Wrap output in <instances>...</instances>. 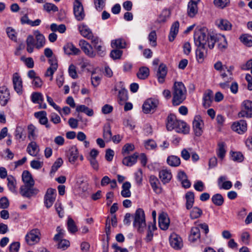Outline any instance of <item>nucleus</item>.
I'll return each mask as SVG.
<instances>
[{"label":"nucleus","mask_w":252,"mask_h":252,"mask_svg":"<svg viewBox=\"0 0 252 252\" xmlns=\"http://www.w3.org/2000/svg\"><path fill=\"white\" fill-rule=\"evenodd\" d=\"M217 35L215 32H194V43L197 47H205L208 43L209 48L212 49L217 41Z\"/></svg>","instance_id":"f257e3e1"},{"label":"nucleus","mask_w":252,"mask_h":252,"mask_svg":"<svg viewBox=\"0 0 252 252\" xmlns=\"http://www.w3.org/2000/svg\"><path fill=\"white\" fill-rule=\"evenodd\" d=\"M187 90L182 82H175L173 88L172 103L174 105H179L186 98Z\"/></svg>","instance_id":"f03ea898"},{"label":"nucleus","mask_w":252,"mask_h":252,"mask_svg":"<svg viewBox=\"0 0 252 252\" xmlns=\"http://www.w3.org/2000/svg\"><path fill=\"white\" fill-rule=\"evenodd\" d=\"M81 35L85 38L91 41L93 44L97 54L100 57L105 55L106 49L101 39L93 32H81Z\"/></svg>","instance_id":"7ed1b4c3"},{"label":"nucleus","mask_w":252,"mask_h":252,"mask_svg":"<svg viewBox=\"0 0 252 252\" xmlns=\"http://www.w3.org/2000/svg\"><path fill=\"white\" fill-rule=\"evenodd\" d=\"M133 225L139 232H142L146 227L145 216L144 210L141 208L136 210L133 216Z\"/></svg>","instance_id":"20e7f679"},{"label":"nucleus","mask_w":252,"mask_h":252,"mask_svg":"<svg viewBox=\"0 0 252 252\" xmlns=\"http://www.w3.org/2000/svg\"><path fill=\"white\" fill-rule=\"evenodd\" d=\"M159 104L158 100L150 98L147 99L142 106L143 111L145 114L153 113L155 112Z\"/></svg>","instance_id":"39448f33"},{"label":"nucleus","mask_w":252,"mask_h":252,"mask_svg":"<svg viewBox=\"0 0 252 252\" xmlns=\"http://www.w3.org/2000/svg\"><path fill=\"white\" fill-rule=\"evenodd\" d=\"M239 118L246 117L251 118L252 117V101L250 100H245L242 103L241 111L238 113Z\"/></svg>","instance_id":"423d86ee"},{"label":"nucleus","mask_w":252,"mask_h":252,"mask_svg":"<svg viewBox=\"0 0 252 252\" xmlns=\"http://www.w3.org/2000/svg\"><path fill=\"white\" fill-rule=\"evenodd\" d=\"M39 192V190L31 185H23L20 188V193L22 196L30 198L35 195Z\"/></svg>","instance_id":"0eeeda50"},{"label":"nucleus","mask_w":252,"mask_h":252,"mask_svg":"<svg viewBox=\"0 0 252 252\" xmlns=\"http://www.w3.org/2000/svg\"><path fill=\"white\" fill-rule=\"evenodd\" d=\"M25 240L28 244L34 245L38 243L40 240V232L37 229L32 230L28 233L25 237Z\"/></svg>","instance_id":"6e6552de"},{"label":"nucleus","mask_w":252,"mask_h":252,"mask_svg":"<svg viewBox=\"0 0 252 252\" xmlns=\"http://www.w3.org/2000/svg\"><path fill=\"white\" fill-rule=\"evenodd\" d=\"M73 12L75 18L78 21L82 20L85 16L83 5L79 0H75Z\"/></svg>","instance_id":"1a4fd4ad"},{"label":"nucleus","mask_w":252,"mask_h":252,"mask_svg":"<svg viewBox=\"0 0 252 252\" xmlns=\"http://www.w3.org/2000/svg\"><path fill=\"white\" fill-rule=\"evenodd\" d=\"M56 196V190L52 188L47 189L44 196V204L47 208H50L54 203Z\"/></svg>","instance_id":"9d476101"},{"label":"nucleus","mask_w":252,"mask_h":252,"mask_svg":"<svg viewBox=\"0 0 252 252\" xmlns=\"http://www.w3.org/2000/svg\"><path fill=\"white\" fill-rule=\"evenodd\" d=\"M79 45L85 54L90 58L95 57L96 54L94 51L92 46L86 41L80 40Z\"/></svg>","instance_id":"9b49d317"},{"label":"nucleus","mask_w":252,"mask_h":252,"mask_svg":"<svg viewBox=\"0 0 252 252\" xmlns=\"http://www.w3.org/2000/svg\"><path fill=\"white\" fill-rule=\"evenodd\" d=\"M192 126L195 135L200 136L203 132V122L199 116L194 117L192 122Z\"/></svg>","instance_id":"f8f14e48"},{"label":"nucleus","mask_w":252,"mask_h":252,"mask_svg":"<svg viewBox=\"0 0 252 252\" xmlns=\"http://www.w3.org/2000/svg\"><path fill=\"white\" fill-rule=\"evenodd\" d=\"M12 82L14 90L19 95L22 94L23 82L22 78L17 73H14L12 77Z\"/></svg>","instance_id":"ddd939ff"},{"label":"nucleus","mask_w":252,"mask_h":252,"mask_svg":"<svg viewBox=\"0 0 252 252\" xmlns=\"http://www.w3.org/2000/svg\"><path fill=\"white\" fill-rule=\"evenodd\" d=\"M10 99V93L8 88L3 86L0 87V104L5 106Z\"/></svg>","instance_id":"4468645a"},{"label":"nucleus","mask_w":252,"mask_h":252,"mask_svg":"<svg viewBox=\"0 0 252 252\" xmlns=\"http://www.w3.org/2000/svg\"><path fill=\"white\" fill-rule=\"evenodd\" d=\"M169 242L170 245L175 249H180L183 247L182 238L175 233L170 235Z\"/></svg>","instance_id":"2eb2a0df"},{"label":"nucleus","mask_w":252,"mask_h":252,"mask_svg":"<svg viewBox=\"0 0 252 252\" xmlns=\"http://www.w3.org/2000/svg\"><path fill=\"white\" fill-rule=\"evenodd\" d=\"M231 127L234 131L241 134L247 130V124L245 120H240L237 122L234 123Z\"/></svg>","instance_id":"dca6fc26"},{"label":"nucleus","mask_w":252,"mask_h":252,"mask_svg":"<svg viewBox=\"0 0 252 252\" xmlns=\"http://www.w3.org/2000/svg\"><path fill=\"white\" fill-rule=\"evenodd\" d=\"M159 178L163 184L168 183L172 178V175L170 170L162 169L159 172Z\"/></svg>","instance_id":"f3484780"},{"label":"nucleus","mask_w":252,"mask_h":252,"mask_svg":"<svg viewBox=\"0 0 252 252\" xmlns=\"http://www.w3.org/2000/svg\"><path fill=\"white\" fill-rule=\"evenodd\" d=\"M66 156L68 161L72 164H74L79 156L78 149L75 146H72L66 152Z\"/></svg>","instance_id":"a211bd4d"},{"label":"nucleus","mask_w":252,"mask_h":252,"mask_svg":"<svg viewBox=\"0 0 252 252\" xmlns=\"http://www.w3.org/2000/svg\"><path fill=\"white\" fill-rule=\"evenodd\" d=\"M64 53L68 55H77L81 53V51L72 43H68L63 47Z\"/></svg>","instance_id":"6ab92c4d"},{"label":"nucleus","mask_w":252,"mask_h":252,"mask_svg":"<svg viewBox=\"0 0 252 252\" xmlns=\"http://www.w3.org/2000/svg\"><path fill=\"white\" fill-rule=\"evenodd\" d=\"M22 181L24 184V185H31L34 186V180H33L32 175L28 170H24L22 175Z\"/></svg>","instance_id":"aec40b11"},{"label":"nucleus","mask_w":252,"mask_h":252,"mask_svg":"<svg viewBox=\"0 0 252 252\" xmlns=\"http://www.w3.org/2000/svg\"><path fill=\"white\" fill-rule=\"evenodd\" d=\"M170 220L166 214H161L158 218L159 227L162 230H166L169 225Z\"/></svg>","instance_id":"412c9836"},{"label":"nucleus","mask_w":252,"mask_h":252,"mask_svg":"<svg viewBox=\"0 0 252 252\" xmlns=\"http://www.w3.org/2000/svg\"><path fill=\"white\" fill-rule=\"evenodd\" d=\"M167 72V70L166 65L163 63L160 64L158 67L157 74L159 83H163L164 82Z\"/></svg>","instance_id":"4be33fe9"},{"label":"nucleus","mask_w":252,"mask_h":252,"mask_svg":"<svg viewBox=\"0 0 252 252\" xmlns=\"http://www.w3.org/2000/svg\"><path fill=\"white\" fill-rule=\"evenodd\" d=\"M179 120H177L175 115L170 114L166 119V128L168 130H172L176 127Z\"/></svg>","instance_id":"5701e85b"},{"label":"nucleus","mask_w":252,"mask_h":252,"mask_svg":"<svg viewBox=\"0 0 252 252\" xmlns=\"http://www.w3.org/2000/svg\"><path fill=\"white\" fill-rule=\"evenodd\" d=\"M149 182L154 191L157 193L161 192V188L159 187L160 183L156 176L151 175L149 177Z\"/></svg>","instance_id":"b1692460"},{"label":"nucleus","mask_w":252,"mask_h":252,"mask_svg":"<svg viewBox=\"0 0 252 252\" xmlns=\"http://www.w3.org/2000/svg\"><path fill=\"white\" fill-rule=\"evenodd\" d=\"M195 1H190L188 5V13L189 17H193L198 12L197 3Z\"/></svg>","instance_id":"393cba45"},{"label":"nucleus","mask_w":252,"mask_h":252,"mask_svg":"<svg viewBox=\"0 0 252 252\" xmlns=\"http://www.w3.org/2000/svg\"><path fill=\"white\" fill-rule=\"evenodd\" d=\"M225 176H220L218 181V186L220 189H229L232 186V183L229 181H225Z\"/></svg>","instance_id":"a878e982"},{"label":"nucleus","mask_w":252,"mask_h":252,"mask_svg":"<svg viewBox=\"0 0 252 252\" xmlns=\"http://www.w3.org/2000/svg\"><path fill=\"white\" fill-rule=\"evenodd\" d=\"M39 151V147L37 144L34 141H32L30 143L27 148V152L32 156H36Z\"/></svg>","instance_id":"bb28decb"},{"label":"nucleus","mask_w":252,"mask_h":252,"mask_svg":"<svg viewBox=\"0 0 252 252\" xmlns=\"http://www.w3.org/2000/svg\"><path fill=\"white\" fill-rule=\"evenodd\" d=\"M7 187L9 190L14 193H17V181L14 177L8 175L7 177Z\"/></svg>","instance_id":"cd10ccee"},{"label":"nucleus","mask_w":252,"mask_h":252,"mask_svg":"<svg viewBox=\"0 0 252 252\" xmlns=\"http://www.w3.org/2000/svg\"><path fill=\"white\" fill-rule=\"evenodd\" d=\"M176 126L174 129L177 132L186 134L189 131V127L184 121L179 120Z\"/></svg>","instance_id":"c85d7f7f"},{"label":"nucleus","mask_w":252,"mask_h":252,"mask_svg":"<svg viewBox=\"0 0 252 252\" xmlns=\"http://www.w3.org/2000/svg\"><path fill=\"white\" fill-rule=\"evenodd\" d=\"M206 49L205 47H197L196 50V59L198 63H202L206 55Z\"/></svg>","instance_id":"c756f323"},{"label":"nucleus","mask_w":252,"mask_h":252,"mask_svg":"<svg viewBox=\"0 0 252 252\" xmlns=\"http://www.w3.org/2000/svg\"><path fill=\"white\" fill-rule=\"evenodd\" d=\"M213 92L210 90H208L205 92L203 95V105L205 108L209 107L211 104L212 100Z\"/></svg>","instance_id":"7c9ffc66"},{"label":"nucleus","mask_w":252,"mask_h":252,"mask_svg":"<svg viewBox=\"0 0 252 252\" xmlns=\"http://www.w3.org/2000/svg\"><path fill=\"white\" fill-rule=\"evenodd\" d=\"M200 237V230L197 227H193L190 230V233L189 237V241L194 242Z\"/></svg>","instance_id":"2f4dec72"},{"label":"nucleus","mask_w":252,"mask_h":252,"mask_svg":"<svg viewBox=\"0 0 252 252\" xmlns=\"http://www.w3.org/2000/svg\"><path fill=\"white\" fill-rule=\"evenodd\" d=\"M186 199V207L188 210L191 209L194 202V194L192 191H188L185 195Z\"/></svg>","instance_id":"473e14b6"},{"label":"nucleus","mask_w":252,"mask_h":252,"mask_svg":"<svg viewBox=\"0 0 252 252\" xmlns=\"http://www.w3.org/2000/svg\"><path fill=\"white\" fill-rule=\"evenodd\" d=\"M138 154L134 153L130 156L125 158L123 160V163L127 166H131L135 164L137 161Z\"/></svg>","instance_id":"72a5a7b5"},{"label":"nucleus","mask_w":252,"mask_h":252,"mask_svg":"<svg viewBox=\"0 0 252 252\" xmlns=\"http://www.w3.org/2000/svg\"><path fill=\"white\" fill-rule=\"evenodd\" d=\"M126 42L123 38L116 39L111 41V46L112 48L124 49L126 47Z\"/></svg>","instance_id":"f704fd0d"},{"label":"nucleus","mask_w":252,"mask_h":252,"mask_svg":"<svg viewBox=\"0 0 252 252\" xmlns=\"http://www.w3.org/2000/svg\"><path fill=\"white\" fill-rule=\"evenodd\" d=\"M131 184L129 182H125L122 186L121 195L124 197H129L131 196L130 189Z\"/></svg>","instance_id":"c9c22d12"},{"label":"nucleus","mask_w":252,"mask_h":252,"mask_svg":"<svg viewBox=\"0 0 252 252\" xmlns=\"http://www.w3.org/2000/svg\"><path fill=\"white\" fill-rule=\"evenodd\" d=\"M112 133L110 125H105L103 127V137L106 142L111 140Z\"/></svg>","instance_id":"e433bc0d"},{"label":"nucleus","mask_w":252,"mask_h":252,"mask_svg":"<svg viewBox=\"0 0 252 252\" xmlns=\"http://www.w3.org/2000/svg\"><path fill=\"white\" fill-rule=\"evenodd\" d=\"M218 26L220 30L229 31L231 29V24L226 20L221 19L218 22Z\"/></svg>","instance_id":"4c0bfd02"},{"label":"nucleus","mask_w":252,"mask_h":252,"mask_svg":"<svg viewBox=\"0 0 252 252\" xmlns=\"http://www.w3.org/2000/svg\"><path fill=\"white\" fill-rule=\"evenodd\" d=\"M170 14L169 10L167 9L163 10L159 15L157 19V22L159 23L165 22L169 18Z\"/></svg>","instance_id":"58836bf2"},{"label":"nucleus","mask_w":252,"mask_h":252,"mask_svg":"<svg viewBox=\"0 0 252 252\" xmlns=\"http://www.w3.org/2000/svg\"><path fill=\"white\" fill-rule=\"evenodd\" d=\"M167 162L171 166L177 167L181 163L180 158L175 156H169L167 159Z\"/></svg>","instance_id":"ea45409f"},{"label":"nucleus","mask_w":252,"mask_h":252,"mask_svg":"<svg viewBox=\"0 0 252 252\" xmlns=\"http://www.w3.org/2000/svg\"><path fill=\"white\" fill-rule=\"evenodd\" d=\"M27 44V51L29 53H32L34 49V47L35 46V43L33 37L32 35H29L26 40Z\"/></svg>","instance_id":"a19ab883"},{"label":"nucleus","mask_w":252,"mask_h":252,"mask_svg":"<svg viewBox=\"0 0 252 252\" xmlns=\"http://www.w3.org/2000/svg\"><path fill=\"white\" fill-rule=\"evenodd\" d=\"M21 21L23 24H26L32 27L38 26L41 22V20L39 19H36L34 21H32L28 18L26 15L21 18Z\"/></svg>","instance_id":"79ce46f5"},{"label":"nucleus","mask_w":252,"mask_h":252,"mask_svg":"<svg viewBox=\"0 0 252 252\" xmlns=\"http://www.w3.org/2000/svg\"><path fill=\"white\" fill-rule=\"evenodd\" d=\"M149 75V69L147 67H142L137 73V76L140 79H145Z\"/></svg>","instance_id":"37998d69"},{"label":"nucleus","mask_w":252,"mask_h":252,"mask_svg":"<svg viewBox=\"0 0 252 252\" xmlns=\"http://www.w3.org/2000/svg\"><path fill=\"white\" fill-rule=\"evenodd\" d=\"M35 117L39 119V123L42 125H46L48 123L46 117V112L44 111L36 112L34 114Z\"/></svg>","instance_id":"c03bdc74"},{"label":"nucleus","mask_w":252,"mask_h":252,"mask_svg":"<svg viewBox=\"0 0 252 252\" xmlns=\"http://www.w3.org/2000/svg\"><path fill=\"white\" fill-rule=\"evenodd\" d=\"M35 47L37 49L42 48L45 43V39L43 34L38 33L36 35Z\"/></svg>","instance_id":"a18cd8bd"},{"label":"nucleus","mask_w":252,"mask_h":252,"mask_svg":"<svg viewBox=\"0 0 252 252\" xmlns=\"http://www.w3.org/2000/svg\"><path fill=\"white\" fill-rule=\"evenodd\" d=\"M241 41L248 47L252 46V37L248 34H244L240 36Z\"/></svg>","instance_id":"49530a36"},{"label":"nucleus","mask_w":252,"mask_h":252,"mask_svg":"<svg viewBox=\"0 0 252 252\" xmlns=\"http://www.w3.org/2000/svg\"><path fill=\"white\" fill-rule=\"evenodd\" d=\"M218 149L217 151V155L219 158L222 159L226 153L225 144L224 142H219L218 143Z\"/></svg>","instance_id":"de8ad7c7"},{"label":"nucleus","mask_w":252,"mask_h":252,"mask_svg":"<svg viewBox=\"0 0 252 252\" xmlns=\"http://www.w3.org/2000/svg\"><path fill=\"white\" fill-rule=\"evenodd\" d=\"M212 201L217 206H221L223 203L224 199L220 194L217 193L212 196Z\"/></svg>","instance_id":"09e8293b"},{"label":"nucleus","mask_w":252,"mask_h":252,"mask_svg":"<svg viewBox=\"0 0 252 252\" xmlns=\"http://www.w3.org/2000/svg\"><path fill=\"white\" fill-rule=\"evenodd\" d=\"M32 101L34 103H40L44 101L43 96L41 93L35 92L32 94L31 96Z\"/></svg>","instance_id":"8fccbe9b"},{"label":"nucleus","mask_w":252,"mask_h":252,"mask_svg":"<svg viewBox=\"0 0 252 252\" xmlns=\"http://www.w3.org/2000/svg\"><path fill=\"white\" fill-rule=\"evenodd\" d=\"M202 214V210L198 207H193L190 213V217L191 219H196L199 218Z\"/></svg>","instance_id":"3c124183"},{"label":"nucleus","mask_w":252,"mask_h":252,"mask_svg":"<svg viewBox=\"0 0 252 252\" xmlns=\"http://www.w3.org/2000/svg\"><path fill=\"white\" fill-rule=\"evenodd\" d=\"M43 9L47 12H50L51 11L56 12L59 11V8L54 4L52 3H45L43 5Z\"/></svg>","instance_id":"603ef678"},{"label":"nucleus","mask_w":252,"mask_h":252,"mask_svg":"<svg viewBox=\"0 0 252 252\" xmlns=\"http://www.w3.org/2000/svg\"><path fill=\"white\" fill-rule=\"evenodd\" d=\"M35 129V127L32 125H30L28 127V137L31 140H34L36 137Z\"/></svg>","instance_id":"864d4df0"},{"label":"nucleus","mask_w":252,"mask_h":252,"mask_svg":"<svg viewBox=\"0 0 252 252\" xmlns=\"http://www.w3.org/2000/svg\"><path fill=\"white\" fill-rule=\"evenodd\" d=\"M231 157L232 159L234 161L240 162L244 160L243 155L239 152H232Z\"/></svg>","instance_id":"5fc2aeb1"},{"label":"nucleus","mask_w":252,"mask_h":252,"mask_svg":"<svg viewBox=\"0 0 252 252\" xmlns=\"http://www.w3.org/2000/svg\"><path fill=\"white\" fill-rule=\"evenodd\" d=\"M106 0H94V3L96 10L101 11L105 5Z\"/></svg>","instance_id":"6e6d98bb"},{"label":"nucleus","mask_w":252,"mask_h":252,"mask_svg":"<svg viewBox=\"0 0 252 252\" xmlns=\"http://www.w3.org/2000/svg\"><path fill=\"white\" fill-rule=\"evenodd\" d=\"M123 54V51L116 49L111 51L110 56L114 60L120 59Z\"/></svg>","instance_id":"4d7b16f0"},{"label":"nucleus","mask_w":252,"mask_h":252,"mask_svg":"<svg viewBox=\"0 0 252 252\" xmlns=\"http://www.w3.org/2000/svg\"><path fill=\"white\" fill-rule=\"evenodd\" d=\"M67 227L69 231L71 233H75L77 231V228L74 221L71 218L68 219Z\"/></svg>","instance_id":"13d9d810"},{"label":"nucleus","mask_w":252,"mask_h":252,"mask_svg":"<svg viewBox=\"0 0 252 252\" xmlns=\"http://www.w3.org/2000/svg\"><path fill=\"white\" fill-rule=\"evenodd\" d=\"M50 29L52 32H65L66 27L64 24L57 25L56 24H52L51 25Z\"/></svg>","instance_id":"bf43d9fd"},{"label":"nucleus","mask_w":252,"mask_h":252,"mask_svg":"<svg viewBox=\"0 0 252 252\" xmlns=\"http://www.w3.org/2000/svg\"><path fill=\"white\" fill-rule=\"evenodd\" d=\"M134 149V145L131 143L126 144L123 148L122 153L124 155L128 154Z\"/></svg>","instance_id":"052dcab7"},{"label":"nucleus","mask_w":252,"mask_h":252,"mask_svg":"<svg viewBox=\"0 0 252 252\" xmlns=\"http://www.w3.org/2000/svg\"><path fill=\"white\" fill-rule=\"evenodd\" d=\"M63 163V160L61 158H58L56 161L54 163L52 166L51 173H55L57 171Z\"/></svg>","instance_id":"680f3d73"},{"label":"nucleus","mask_w":252,"mask_h":252,"mask_svg":"<svg viewBox=\"0 0 252 252\" xmlns=\"http://www.w3.org/2000/svg\"><path fill=\"white\" fill-rule=\"evenodd\" d=\"M68 73L69 76L73 79H76L78 77V75L76 69V66L72 64L70 65L69 66Z\"/></svg>","instance_id":"e2e57ef3"},{"label":"nucleus","mask_w":252,"mask_h":252,"mask_svg":"<svg viewBox=\"0 0 252 252\" xmlns=\"http://www.w3.org/2000/svg\"><path fill=\"white\" fill-rule=\"evenodd\" d=\"M55 207L57 212L59 215V216L60 218H62L64 215V211L62 203L57 201L55 204Z\"/></svg>","instance_id":"0e129e2a"},{"label":"nucleus","mask_w":252,"mask_h":252,"mask_svg":"<svg viewBox=\"0 0 252 252\" xmlns=\"http://www.w3.org/2000/svg\"><path fill=\"white\" fill-rule=\"evenodd\" d=\"M94 74L95 71H93L92 73V84L94 87H96L99 85L100 82L101 77L98 76H94Z\"/></svg>","instance_id":"69168bd1"},{"label":"nucleus","mask_w":252,"mask_h":252,"mask_svg":"<svg viewBox=\"0 0 252 252\" xmlns=\"http://www.w3.org/2000/svg\"><path fill=\"white\" fill-rule=\"evenodd\" d=\"M148 39L151 46L155 47L157 45V34L156 32H150Z\"/></svg>","instance_id":"338daca9"},{"label":"nucleus","mask_w":252,"mask_h":252,"mask_svg":"<svg viewBox=\"0 0 252 252\" xmlns=\"http://www.w3.org/2000/svg\"><path fill=\"white\" fill-rule=\"evenodd\" d=\"M20 243L18 242H13L9 247L10 252H18L20 248Z\"/></svg>","instance_id":"774afa93"}]
</instances>
